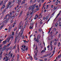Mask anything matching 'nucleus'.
Segmentation results:
<instances>
[{"label": "nucleus", "mask_w": 61, "mask_h": 61, "mask_svg": "<svg viewBox=\"0 0 61 61\" xmlns=\"http://www.w3.org/2000/svg\"><path fill=\"white\" fill-rule=\"evenodd\" d=\"M9 15V14H8L6 15L4 17V19H5H5H6L7 18V16H8Z\"/></svg>", "instance_id": "6e6552de"}, {"label": "nucleus", "mask_w": 61, "mask_h": 61, "mask_svg": "<svg viewBox=\"0 0 61 61\" xmlns=\"http://www.w3.org/2000/svg\"><path fill=\"white\" fill-rule=\"evenodd\" d=\"M2 46H3V45L2 44H0V47H2Z\"/></svg>", "instance_id": "0e129e2a"}, {"label": "nucleus", "mask_w": 61, "mask_h": 61, "mask_svg": "<svg viewBox=\"0 0 61 61\" xmlns=\"http://www.w3.org/2000/svg\"><path fill=\"white\" fill-rule=\"evenodd\" d=\"M56 44H57V42H56L54 43V45H55H55H56Z\"/></svg>", "instance_id": "4d7b16f0"}, {"label": "nucleus", "mask_w": 61, "mask_h": 61, "mask_svg": "<svg viewBox=\"0 0 61 61\" xmlns=\"http://www.w3.org/2000/svg\"><path fill=\"white\" fill-rule=\"evenodd\" d=\"M48 18H49V17L48 16H46V19L47 20H48Z\"/></svg>", "instance_id": "72a5a7b5"}, {"label": "nucleus", "mask_w": 61, "mask_h": 61, "mask_svg": "<svg viewBox=\"0 0 61 61\" xmlns=\"http://www.w3.org/2000/svg\"><path fill=\"white\" fill-rule=\"evenodd\" d=\"M39 30L40 32H41V31H42V29H39Z\"/></svg>", "instance_id": "37998d69"}, {"label": "nucleus", "mask_w": 61, "mask_h": 61, "mask_svg": "<svg viewBox=\"0 0 61 61\" xmlns=\"http://www.w3.org/2000/svg\"><path fill=\"white\" fill-rule=\"evenodd\" d=\"M31 26H30V29H32L33 28V26H32V25H31Z\"/></svg>", "instance_id": "c85d7f7f"}, {"label": "nucleus", "mask_w": 61, "mask_h": 61, "mask_svg": "<svg viewBox=\"0 0 61 61\" xmlns=\"http://www.w3.org/2000/svg\"><path fill=\"white\" fill-rule=\"evenodd\" d=\"M35 17H36L37 18H38V14H37L36 16H35Z\"/></svg>", "instance_id": "c9c22d12"}, {"label": "nucleus", "mask_w": 61, "mask_h": 61, "mask_svg": "<svg viewBox=\"0 0 61 61\" xmlns=\"http://www.w3.org/2000/svg\"><path fill=\"white\" fill-rule=\"evenodd\" d=\"M14 19V16H12V17H11L10 18V20H13V19Z\"/></svg>", "instance_id": "a878e982"}, {"label": "nucleus", "mask_w": 61, "mask_h": 61, "mask_svg": "<svg viewBox=\"0 0 61 61\" xmlns=\"http://www.w3.org/2000/svg\"><path fill=\"white\" fill-rule=\"evenodd\" d=\"M21 49L22 50V52H25V48H21Z\"/></svg>", "instance_id": "9d476101"}, {"label": "nucleus", "mask_w": 61, "mask_h": 61, "mask_svg": "<svg viewBox=\"0 0 61 61\" xmlns=\"http://www.w3.org/2000/svg\"><path fill=\"white\" fill-rule=\"evenodd\" d=\"M11 55H10V57H12V56H13V54H12V53H11Z\"/></svg>", "instance_id": "13d9d810"}, {"label": "nucleus", "mask_w": 61, "mask_h": 61, "mask_svg": "<svg viewBox=\"0 0 61 61\" xmlns=\"http://www.w3.org/2000/svg\"><path fill=\"white\" fill-rule=\"evenodd\" d=\"M10 5H9V4L8 5V4L7 5V8H8V7H9V6H10Z\"/></svg>", "instance_id": "5fc2aeb1"}, {"label": "nucleus", "mask_w": 61, "mask_h": 61, "mask_svg": "<svg viewBox=\"0 0 61 61\" xmlns=\"http://www.w3.org/2000/svg\"><path fill=\"white\" fill-rule=\"evenodd\" d=\"M30 12V10H28V12H27V16H29V12Z\"/></svg>", "instance_id": "2eb2a0df"}, {"label": "nucleus", "mask_w": 61, "mask_h": 61, "mask_svg": "<svg viewBox=\"0 0 61 61\" xmlns=\"http://www.w3.org/2000/svg\"><path fill=\"white\" fill-rule=\"evenodd\" d=\"M31 6H30L29 7V8H30V9H32V8H33V7H30Z\"/></svg>", "instance_id": "49530a36"}, {"label": "nucleus", "mask_w": 61, "mask_h": 61, "mask_svg": "<svg viewBox=\"0 0 61 61\" xmlns=\"http://www.w3.org/2000/svg\"><path fill=\"white\" fill-rule=\"evenodd\" d=\"M4 49L3 50H5V49L6 48V46H5V45L4 47H3Z\"/></svg>", "instance_id": "473e14b6"}, {"label": "nucleus", "mask_w": 61, "mask_h": 61, "mask_svg": "<svg viewBox=\"0 0 61 61\" xmlns=\"http://www.w3.org/2000/svg\"><path fill=\"white\" fill-rule=\"evenodd\" d=\"M5 7V5H3L2 7L1 8V9L2 10V9H4Z\"/></svg>", "instance_id": "f3484780"}, {"label": "nucleus", "mask_w": 61, "mask_h": 61, "mask_svg": "<svg viewBox=\"0 0 61 61\" xmlns=\"http://www.w3.org/2000/svg\"><path fill=\"white\" fill-rule=\"evenodd\" d=\"M16 24V21H15L14 23L13 24V25L12 26L13 27H14L15 26V25Z\"/></svg>", "instance_id": "ddd939ff"}, {"label": "nucleus", "mask_w": 61, "mask_h": 61, "mask_svg": "<svg viewBox=\"0 0 61 61\" xmlns=\"http://www.w3.org/2000/svg\"><path fill=\"white\" fill-rule=\"evenodd\" d=\"M26 46H25V45H23L22 46V47H23L24 48H25V47H26Z\"/></svg>", "instance_id": "393cba45"}, {"label": "nucleus", "mask_w": 61, "mask_h": 61, "mask_svg": "<svg viewBox=\"0 0 61 61\" xmlns=\"http://www.w3.org/2000/svg\"><path fill=\"white\" fill-rule=\"evenodd\" d=\"M58 25V24L56 23L55 25V26L56 27H57V25Z\"/></svg>", "instance_id": "2f4dec72"}, {"label": "nucleus", "mask_w": 61, "mask_h": 61, "mask_svg": "<svg viewBox=\"0 0 61 61\" xmlns=\"http://www.w3.org/2000/svg\"><path fill=\"white\" fill-rule=\"evenodd\" d=\"M12 29V27L10 26L8 30L10 31L11 30V29Z\"/></svg>", "instance_id": "aec40b11"}, {"label": "nucleus", "mask_w": 61, "mask_h": 61, "mask_svg": "<svg viewBox=\"0 0 61 61\" xmlns=\"http://www.w3.org/2000/svg\"><path fill=\"white\" fill-rule=\"evenodd\" d=\"M7 42L5 40L3 42V44H5Z\"/></svg>", "instance_id": "5701e85b"}, {"label": "nucleus", "mask_w": 61, "mask_h": 61, "mask_svg": "<svg viewBox=\"0 0 61 61\" xmlns=\"http://www.w3.org/2000/svg\"><path fill=\"white\" fill-rule=\"evenodd\" d=\"M15 41L14 42V43L15 44H16V42L17 41V38H18V36L17 35H16L15 36Z\"/></svg>", "instance_id": "f03ea898"}, {"label": "nucleus", "mask_w": 61, "mask_h": 61, "mask_svg": "<svg viewBox=\"0 0 61 61\" xmlns=\"http://www.w3.org/2000/svg\"><path fill=\"white\" fill-rule=\"evenodd\" d=\"M21 1H22V0H17L16 3L19 4V3H21Z\"/></svg>", "instance_id": "20e7f679"}, {"label": "nucleus", "mask_w": 61, "mask_h": 61, "mask_svg": "<svg viewBox=\"0 0 61 61\" xmlns=\"http://www.w3.org/2000/svg\"><path fill=\"white\" fill-rule=\"evenodd\" d=\"M60 43L59 42V43H58V46L59 47H60Z\"/></svg>", "instance_id": "a19ab883"}, {"label": "nucleus", "mask_w": 61, "mask_h": 61, "mask_svg": "<svg viewBox=\"0 0 61 61\" xmlns=\"http://www.w3.org/2000/svg\"><path fill=\"white\" fill-rule=\"evenodd\" d=\"M16 46L15 45V46L13 47V49H15V48H16Z\"/></svg>", "instance_id": "ea45409f"}, {"label": "nucleus", "mask_w": 61, "mask_h": 61, "mask_svg": "<svg viewBox=\"0 0 61 61\" xmlns=\"http://www.w3.org/2000/svg\"><path fill=\"white\" fill-rule=\"evenodd\" d=\"M22 21H20V23L19 25H21V24H22Z\"/></svg>", "instance_id": "338daca9"}, {"label": "nucleus", "mask_w": 61, "mask_h": 61, "mask_svg": "<svg viewBox=\"0 0 61 61\" xmlns=\"http://www.w3.org/2000/svg\"><path fill=\"white\" fill-rule=\"evenodd\" d=\"M10 38H10V37H9L6 40H5V41H6V42H8V43H9V40H10Z\"/></svg>", "instance_id": "7ed1b4c3"}, {"label": "nucleus", "mask_w": 61, "mask_h": 61, "mask_svg": "<svg viewBox=\"0 0 61 61\" xmlns=\"http://www.w3.org/2000/svg\"><path fill=\"white\" fill-rule=\"evenodd\" d=\"M15 11H13L12 13V14H14V13H15Z\"/></svg>", "instance_id": "58836bf2"}, {"label": "nucleus", "mask_w": 61, "mask_h": 61, "mask_svg": "<svg viewBox=\"0 0 61 61\" xmlns=\"http://www.w3.org/2000/svg\"><path fill=\"white\" fill-rule=\"evenodd\" d=\"M6 59L5 60V61H7L8 60H9V57H8V59Z\"/></svg>", "instance_id": "f704fd0d"}, {"label": "nucleus", "mask_w": 61, "mask_h": 61, "mask_svg": "<svg viewBox=\"0 0 61 61\" xmlns=\"http://www.w3.org/2000/svg\"><path fill=\"white\" fill-rule=\"evenodd\" d=\"M24 28H23L22 29V30H21V33L20 34V37L22 36V35L23 34V32H24Z\"/></svg>", "instance_id": "39448f33"}, {"label": "nucleus", "mask_w": 61, "mask_h": 61, "mask_svg": "<svg viewBox=\"0 0 61 61\" xmlns=\"http://www.w3.org/2000/svg\"><path fill=\"white\" fill-rule=\"evenodd\" d=\"M40 38V35L39 34L38 35L37 38V39H36V42H37V43H38L39 42V39Z\"/></svg>", "instance_id": "f257e3e1"}, {"label": "nucleus", "mask_w": 61, "mask_h": 61, "mask_svg": "<svg viewBox=\"0 0 61 61\" xmlns=\"http://www.w3.org/2000/svg\"><path fill=\"white\" fill-rule=\"evenodd\" d=\"M28 47H26V48L25 49V50L26 51H27V50L28 49Z\"/></svg>", "instance_id": "4c0bfd02"}, {"label": "nucleus", "mask_w": 61, "mask_h": 61, "mask_svg": "<svg viewBox=\"0 0 61 61\" xmlns=\"http://www.w3.org/2000/svg\"><path fill=\"white\" fill-rule=\"evenodd\" d=\"M2 54H3V52H1L0 54V56H2Z\"/></svg>", "instance_id": "c03bdc74"}, {"label": "nucleus", "mask_w": 61, "mask_h": 61, "mask_svg": "<svg viewBox=\"0 0 61 61\" xmlns=\"http://www.w3.org/2000/svg\"><path fill=\"white\" fill-rule=\"evenodd\" d=\"M55 4L56 5H57L58 4V2H56L55 3Z\"/></svg>", "instance_id": "680f3d73"}, {"label": "nucleus", "mask_w": 61, "mask_h": 61, "mask_svg": "<svg viewBox=\"0 0 61 61\" xmlns=\"http://www.w3.org/2000/svg\"><path fill=\"white\" fill-rule=\"evenodd\" d=\"M41 4H39V7H41Z\"/></svg>", "instance_id": "69168bd1"}, {"label": "nucleus", "mask_w": 61, "mask_h": 61, "mask_svg": "<svg viewBox=\"0 0 61 61\" xmlns=\"http://www.w3.org/2000/svg\"><path fill=\"white\" fill-rule=\"evenodd\" d=\"M8 58V57L7 56H6L5 57H4V59H3L4 60L5 59V58Z\"/></svg>", "instance_id": "8fccbe9b"}, {"label": "nucleus", "mask_w": 61, "mask_h": 61, "mask_svg": "<svg viewBox=\"0 0 61 61\" xmlns=\"http://www.w3.org/2000/svg\"><path fill=\"white\" fill-rule=\"evenodd\" d=\"M15 33V32L14 31H13L12 32V35L13 36H14L15 35V34H14Z\"/></svg>", "instance_id": "a18cd8bd"}, {"label": "nucleus", "mask_w": 61, "mask_h": 61, "mask_svg": "<svg viewBox=\"0 0 61 61\" xmlns=\"http://www.w3.org/2000/svg\"><path fill=\"white\" fill-rule=\"evenodd\" d=\"M30 59L31 60H33V59L32 58V56H31V57H30Z\"/></svg>", "instance_id": "bf43d9fd"}, {"label": "nucleus", "mask_w": 61, "mask_h": 61, "mask_svg": "<svg viewBox=\"0 0 61 61\" xmlns=\"http://www.w3.org/2000/svg\"><path fill=\"white\" fill-rule=\"evenodd\" d=\"M45 52V51L44 50H42L41 51V53H43V52Z\"/></svg>", "instance_id": "3c124183"}, {"label": "nucleus", "mask_w": 61, "mask_h": 61, "mask_svg": "<svg viewBox=\"0 0 61 61\" xmlns=\"http://www.w3.org/2000/svg\"><path fill=\"white\" fill-rule=\"evenodd\" d=\"M17 30V27H15L14 29V31H16Z\"/></svg>", "instance_id": "c756f323"}, {"label": "nucleus", "mask_w": 61, "mask_h": 61, "mask_svg": "<svg viewBox=\"0 0 61 61\" xmlns=\"http://www.w3.org/2000/svg\"><path fill=\"white\" fill-rule=\"evenodd\" d=\"M34 58L35 60H37V58H36V56H35V55H34Z\"/></svg>", "instance_id": "6ab92c4d"}, {"label": "nucleus", "mask_w": 61, "mask_h": 61, "mask_svg": "<svg viewBox=\"0 0 61 61\" xmlns=\"http://www.w3.org/2000/svg\"><path fill=\"white\" fill-rule=\"evenodd\" d=\"M10 38H11V41H13V38H14V36H12L11 37H10Z\"/></svg>", "instance_id": "dca6fc26"}, {"label": "nucleus", "mask_w": 61, "mask_h": 61, "mask_svg": "<svg viewBox=\"0 0 61 61\" xmlns=\"http://www.w3.org/2000/svg\"><path fill=\"white\" fill-rule=\"evenodd\" d=\"M11 41H10V42L9 43V44H8V45H7V46H8V47H9V46H10V44H11Z\"/></svg>", "instance_id": "4468645a"}, {"label": "nucleus", "mask_w": 61, "mask_h": 61, "mask_svg": "<svg viewBox=\"0 0 61 61\" xmlns=\"http://www.w3.org/2000/svg\"><path fill=\"white\" fill-rule=\"evenodd\" d=\"M3 1H2L0 3V6L1 5H2V4H3Z\"/></svg>", "instance_id": "bb28decb"}, {"label": "nucleus", "mask_w": 61, "mask_h": 61, "mask_svg": "<svg viewBox=\"0 0 61 61\" xmlns=\"http://www.w3.org/2000/svg\"><path fill=\"white\" fill-rule=\"evenodd\" d=\"M52 27H51L50 29H49V31L48 32V34H49L50 33V30H51V29H52Z\"/></svg>", "instance_id": "cd10ccee"}, {"label": "nucleus", "mask_w": 61, "mask_h": 61, "mask_svg": "<svg viewBox=\"0 0 61 61\" xmlns=\"http://www.w3.org/2000/svg\"><path fill=\"white\" fill-rule=\"evenodd\" d=\"M52 49H53V47L52 46H51V51L52 50Z\"/></svg>", "instance_id": "6e6d98bb"}, {"label": "nucleus", "mask_w": 61, "mask_h": 61, "mask_svg": "<svg viewBox=\"0 0 61 61\" xmlns=\"http://www.w3.org/2000/svg\"><path fill=\"white\" fill-rule=\"evenodd\" d=\"M17 57L18 59H19V55H17Z\"/></svg>", "instance_id": "de8ad7c7"}, {"label": "nucleus", "mask_w": 61, "mask_h": 61, "mask_svg": "<svg viewBox=\"0 0 61 61\" xmlns=\"http://www.w3.org/2000/svg\"><path fill=\"white\" fill-rule=\"evenodd\" d=\"M36 8L37 9L38 8V5H37L36 6Z\"/></svg>", "instance_id": "774afa93"}, {"label": "nucleus", "mask_w": 61, "mask_h": 61, "mask_svg": "<svg viewBox=\"0 0 61 61\" xmlns=\"http://www.w3.org/2000/svg\"><path fill=\"white\" fill-rule=\"evenodd\" d=\"M11 48H12V47L11 46H10V48H9V50H11Z\"/></svg>", "instance_id": "e2e57ef3"}, {"label": "nucleus", "mask_w": 61, "mask_h": 61, "mask_svg": "<svg viewBox=\"0 0 61 61\" xmlns=\"http://www.w3.org/2000/svg\"><path fill=\"white\" fill-rule=\"evenodd\" d=\"M36 4H34L33 5V7H32V10H34V9H35V8L36 7Z\"/></svg>", "instance_id": "423d86ee"}, {"label": "nucleus", "mask_w": 61, "mask_h": 61, "mask_svg": "<svg viewBox=\"0 0 61 61\" xmlns=\"http://www.w3.org/2000/svg\"><path fill=\"white\" fill-rule=\"evenodd\" d=\"M4 49H3V48H2V49H0V51H1V52H3V51H4Z\"/></svg>", "instance_id": "b1692460"}, {"label": "nucleus", "mask_w": 61, "mask_h": 61, "mask_svg": "<svg viewBox=\"0 0 61 61\" xmlns=\"http://www.w3.org/2000/svg\"><path fill=\"white\" fill-rule=\"evenodd\" d=\"M3 26H0V30L2 29V28H3Z\"/></svg>", "instance_id": "09e8293b"}, {"label": "nucleus", "mask_w": 61, "mask_h": 61, "mask_svg": "<svg viewBox=\"0 0 61 61\" xmlns=\"http://www.w3.org/2000/svg\"><path fill=\"white\" fill-rule=\"evenodd\" d=\"M5 11H6V9H5L2 12V14H4V13H5Z\"/></svg>", "instance_id": "4be33fe9"}, {"label": "nucleus", "mask_w": 61, "mask_h": 61, "mask_svg": "<svg viewBox=\"0 0 61 61\" xmlns=\"http://www.w3.org/2000/svg\"><path fill=\"white\" fill-rule=\"evenodd\" d=\"M5 20L3 22H2L1 23V24H2V25H5Z\"/></svg>", "instance_id": "a211bd4d"}, {"label": "nucleus", "mask_w": 61, "mask_h": 61, "mask_svg": "<svg viewBox=\"0 0 61 61\" xmlns=\"http://www.w3.org/2000/svg\"><path fill=\"white\" fill-rule=\"evenodd\" d=\"M22 29L23 28H23L22 25H21L20 26V29H22Z\"/></svg>", "instance_id": "7c9ffc66"}, {"label": "nucleus", "mask_w": 61, "mask_h": 61, "mask_svg": "<svg viewBox=\"0 0 61 61\" xmlns=\"http://www.w3.org/2000/svg\"><path fill=\"white\" fill-rule=\"evenodd\" d=\"M24 43H25V44H26V41L25 40H24Z\"/></svg>", "instance_id": "603ef678"}, {"label": "nucleus", "mask_w": 61, "mask_h": 61, "mask_svg": "<svg viewBox=\"0 0 61 61\" xmlns=\"http://www.w3.org/2000/svg\"><path fill=\"white\" fill-rule=\"evenodd\" d=\"M11 54V51H10L9 52V54H8V55L9 56H10V54Z\"/></svg>", "instance_id": "864d4df0"}, {"label": "nucleus", "mask_w": 61, "mask_h": 61, "mask_svg": "<svg viewBox=\"0 0 61 61\" xmlns=\"http://www.w3.org/2000/svg\"><path fill=\"white\" fill-rule=\"evenodd\" d=\"M12 3V1L11 0H10V1H9V3L8 4V5H10Z\"/></svg>", "instance_id": "9b49d317"}, {"label": "nucleus", "mask_w": 61, "mask_h": 61, "mask_svg": "<svg viewBox=\"0 0 61 61\" xmlns=\"http://www.w3.org/2000/svg\"><path fill=\"white\" fill-rule=\"evenodd\" d=\"M25 0H23L21 2V5H23L25 3Z\"/></svg>", "instance_id": "1a4fd4ad"}, {"label": "nucleus", "mask_w": 61, "mask_h": 61, "mask_svg": "<svg viewBox=\"0 0 61 61\" xmlns=\"http://www.w3.org/2000/svg\"><path fill=\"white\" fill-rule=\"evenodd\" d=\"M8 20H5V24H6L7 23V22H8Z\"/></svg>", "instance_id": "e433bc0d"}, {"label": "nucleus", "mask_w": 61, "mask_h": 61, "mask_svg": "<svg viewBox=\"0 0 61 61\" xmlns=\"http://www.w3.org/2000/svg\"><path fill=\"white\" fill-rule=\"evenodd\" d=\"M34 24V22H32L31 23H30V25H32V26H33V24Z\"/></svg>", "instance_id": "412c9836"}, {"label": "nucleus", "mask_w": 61, "mask_h": 61, "mask_svg": "<svg viewBox=\"0 0 61 61\" xmlns=\"http://www.w3.org/2000/svg\"><path fill=\"white\" fill-rule=\"evenodd\" d=\"M34 11H32L30 14V15H34Z\"/></svg>", "instance_id": "f8f14e48"}, {"label": "nucleus", "mask_w": 61, "mask_h": 61, "mask_svg": "<svg viewBox=\"0 0 61 61\" xmlns=\"http://www.w3.org/2000/svg\"><path fill=\"white\" fill-rule=\"evenodd\" d=\"M28 23V20H27L26 21V22H25V24L24 25V28H25V27L26 26V25H27V23Z\"/></svg>", "instance_id": "0eeeda50"}, {"label": "nucleus", "mask_w": 61, "mask_h": 61, "mask_svg": "<svg viewBox=\"0 0 61 61\" xmlns=\"http://www.w3.org/2000/svg\"><path fill=\"white\" fill-rule=\"evenodd\" d=\"M40 10V9H38V8H37L36 9V10H37V11H39Z\"/></svg>", "instance_id": "052dcab7"}, {"label": "nucleus", "mask_w": 61, "mask_h": 61, "mask_svg": "<svg viewBox=\"0 0 61 61\" xmlns=\"http://www.w3.org/2000/svg\"><path fill=\"white\" fill-rule=\"evenodd\" d=\"M13 5H14V4H13L12 5H11L9 7L10 9V8H11V7H12V6H13Z\"/></svg>", "instance_id": "79ce46f5"}]
</instances>
